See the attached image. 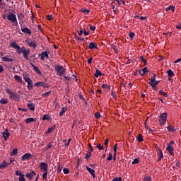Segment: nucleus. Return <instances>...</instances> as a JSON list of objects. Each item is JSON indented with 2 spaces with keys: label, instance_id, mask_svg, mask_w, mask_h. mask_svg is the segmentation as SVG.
Segmentation results:
<instances>
[{
  "label": "nucleus",
  "instance_id": "423d86ee",
  "mask_svg": "<svg viewBox=\"0 0 181 181\" xmlns=\"http://www.w3.org/2000/svg\"><path fill=\"white\" fill-rule=\"evenodd\" d=\"M8 21H10L11 23H18V20H16V16L13 13H9L7 16Z\"/></svg>",
  "mask_w": 181,
  "mask_h": 181
},
{
  "label": "nucleus",
  "instance_id": "9d476101",
  "mask_svg": "<svg viewBox=\"0 0 181 181\" xmlns=\"http://www.w3.org/2000/svg\"><path fill=\"white\" fill-rule=\"evenodd\" d=\"M35 176H36L35 171H31L30 173L25 174V177L29 179V180H33V177H35Z\"/></svg>",
  "mask_w": 181,
  "mask_h": 181
},
{
  "label": "nucleus",
  "instance_id": "f257e3e1",
  "mask_svg": "<svg viewBox=\"0 0 181 181\" xmlns=\"http://www.w3.org/2000/svg\"><path fill=\"white\" fill-rule=\"evenodd\" d=\"M18 53L19 54L23 53L24 59L25 60H29V54H30V49H26V47H22Z\"/></svg>",
  "mask_w": 181,
  "mask_h": 181
},
{
  "label": "nucleus",
  "instance_id": "4c0bfd02",
  "mask_svg": "<svg viewBox=\"0 0 181 181\" xmlns=\"http://www.w3.org/2000/svg\"><path fill=\"white\" fill-rule=\"evenodd\" d=\"M53 131H54V127H52L49 128L47 131V134H52V132H53Z\"/></svg>",
  "mask_w": 181,
  "mask_h": 181
},
{
  "label": "nucleus",
  "instance_id": "c9c22d12",
  "mask_svg": "<svg viewBox=\"0 0 181 181\" xmlns=\"http://www.w3.org/2000/svg\"><path fill=\"white\" fill-rule=\"evenodd\" d=\"M43 172L44 173L42 175V178L44 179V180H47V170Z\"/></svg>",
  "mask_w": 181,
  "mask_h": 181
},
{
  "label": "nucleus",
  "instance_id": "bf43d9fd",
  "mask_svg": "<svg viewBox=\"0 0 181 181\" xmlns=\"http://www.w3.org/2000/svg\"><path fill=\"white\" fill-rule=\"evenodd\" d=\"M71 141V139H69L68 141L65 144L66 146H69L70 145V142Z\"/></svg>",
  "mask_w": 181,
  "mask_h": 181
},
{
  "label": "nucleus",
  "instance_id": "39448f33",
  "mask_svg": "<svg viewBox=\"0 0 181 181\" xmlns=\"http://www.w3.org/2000/svg\"><path fill=\"white\" fill-rule=\"evenodd\" d=\"M26 43L29 47H33V49H36L37 47V44H36V41L30 39L26 40Z\"/></svg>",
  "mask_w": 181,
  "mask_h": 181
},
{
  "label": "nucleus",
  "instance_id": "473e14b6",
  "mask_svg": "<svg viewBox=\"0 0 181 181\" xmlns=\"http://www.w3.org/2000/svg\"><path fill=\"white\" fill-rule=\"evenodd\" d=\"M0 103L1 104H8V99L1 98L0 100Z\"/></svg>",
  "mask_w": 181,
  "mask_h": 181
},
{
  "label": "nucleus",
  "instance_id": "58836bf2",
  "mask_svg": "<svg viewBox=\"0 0 181 181\" xmlns=\"http://www.w3.org/2000/svg\"><path fill=\"white\" fill-rule=\"evenodd\" d=\"M159 93H160V94H161V95H163V97H168V93H165V91L160 90Z\"/></svg>",
  "mask_w": 181,
  "mask_h": 181
},
{
  "label": "nucleus",
  "instance_id": "b1692460",
  "mask_svg": "<svg viewBox=\"0 0 181 181\" xmlns=\"http://www.w3.org/2000/svg\"><path fill=\"white\" fill-rule=\"evenodd\" d=\"M30 122H36V119L30 117L25 119L26 124H30Z\"/></svg>",
  "mask_w": 181,
  "mask_h": 181
},
{
  "label": "nucleus",
  "instance_id": "5701e85b",
  "mask_svg": "<svg viewBox=\"0 0 181 181\" xmlns=\"http://www.w3.org/2000/svg\"><path fill=\"white\" fill-rule=\"evenodd\" d=\"M88 49H97V44H95L93 42H91L88 45Z\"/></svg>",
  "mask_w": 181,
  "mask_h": 181
},
{
  "label": "nucleus",
  "instance_id": "a878e982",
  "mask_svg": "<svg viewBox=\"0 0 181 181\" xmlns=\"http://www.w3.org/2000/svg\"><path fill=\"white\" fill-rule=\"evenodd\" d=\"M32 67H33L35 71L37 73V74H42V73L40 72V70L39 69V68L36 66H35L33 64H31Z\"/></svg>",
  "mask_w": 181,
  "mask_h": 181
},
{
  "label": "nucleus",
  "instance_id": "4be33fe9",
  "mask_svg": "<svg viewBox=\"0 0 181 181\" xmlns=\"http://www.w3.org/2000/svg\"><path fill=\"white\" fill-rule=\"evenodd\" d=\"M167 151L169 152L170 155H173V147L170 144L167 146Z\"/></svg>",
  "mask_w": 181,
  "mask_h": 181
},
{
  "label": "nucleus",
  "instance_id": "49530a36",
  "mask_svg": "<svg viewBox=\"0 0 181 181\" xmlns=\"http://www.w3.org/2000/svg\"><path fill=\"white\" fill-rule=\"evenodd\" d=\"M97 148H98L99 151H103V149H104V148H103V146H101V144H98L97 145Z\"/></svg>",
  "mask_w": 181,
  "mask_h": 181
},
{
  "label": "nucleus",
  "instance_id": "338daca9",
  "mask_svg": "<svg viewBox=\"0 0 181 181\" xmlns=\"http://www.w3.org/2000/svg\"><path fill=\"white\" fill-rule=\"evenodd\" d=\"M24 16H23V14L21 13L19 16H18V19H23Z\"/></svg>",
  "mask_w": 181,
  "mask_h": 181
},
{
  "label": "nucleus",
  "instance_id": "0e129e2a",
  "mask_svg": "<svg viewBox=\"0 0 181 181\" xmlns=\"http://www.w3.org/2000/svg\"><path fill=\"white\" fill-rule=\"evenodd\" d=\"M46 119H48L47 115H45L42 117V121H46Z\"/></svg>",
  "mask_w": 181,
  "mask_h": 181
},
{
  "label": "nucleus",
  "instance_id": "393cba45",
  "mask_svg": "<svg viewBox=\"0 0 181 181\" xmlns=\"http://www.w3.org/2000/svg\"><path fill=\"white\" fill-rule=\"evenodd\" d=\"M67 111V107H63L62 110L60 111L59 116V117H63L64 115V113Z\"/></svg>",
  "mask_w": 181,
  "mask_h": 181
},
{
  "label": "nucleus",
  "instance_id": "3c124183",
  "mask_svg": "<svg viewBox=\"0 0 181 181\" xmlns=\"http://www.w3.org/2000/svg\"><path fill=\"white\" fill-rule=\"evenodd\" d=\"M134 36H135V33H129V37H130L131 40H132V39H134Z\"/></svg>",
  "mask_w": 181,
  "mask_h": 181
},
{
  "label": "nucleus",
  "instance_id": "a211bd4d",
  "mask_svg": "<svg viewBox=\"0 0 181 181\" xmlns=\"http://www.w3.org/2000/svg\"><path fill=\"white\" fill-rule=\"evenodd\" d=\"M9 165H11V163H7L6 161H3L0 164V169H5V168H6L7 166H9Z\"/></svg>",
  "mask_w": 181,
  "mask_h": 181
},
{
  "label": "nucleus",
  "instance_id": "de8ad7c7",
  "mask_svg": "<svg viewBox=\"0 0 181 181\" xmlns=\"http://www.w3.org/2000/svg\"><path fill=\"white\" fill-rule=\"evenodd\" d=\"M112 49L115 52V53H118V49H117V47L112 46Z\"/></svg>",
  "mask_w": 181,
  "mask_h": 181
},
{
  "label": "nucleus",
  "instance_id": "ea45409f",
  "mask_svg": "<svg viewBox=\"0 0 181 181\" xmlns=\"http://www.w3.org/2000/svg\"><path fill=\"white\" fill-rule=\"evenodd\" d=\"M137 163H139V158H135L132 163V165H136Z\"/></svg>",
  "mask_w": 181,
  "mask_h": 181
},
{
  "label": "nucleus",
  "instance_id": "f3484780",
  "mask_svg": "<svg viewBox=\"0 0 181 181\" xmlns=\"http://www.w3.org/2000/svg\"><path fill=\"white\" fill-rule=\"evenodd\" d=\"M23 78L25 80V81L26 83H28V84H32V81L30 80V78H29V76L26 74L23 75Z\"/></svg>",
  "mask_w": 181,
  "mask_h": 181
},
{
  "label": "nucleus",
  "instance_id": "20e7f679",
  "mask_svg": "<svg viewBox=\"0 0 181 181\" xmlns=\"http://www.w3.org/2000/svg\"><path fill=\"white\" fill-rule=\"evenodd\" d=\"M167 119H168L167 113L160 114L158 119L160 125H165V124H166Z\"/></svg>",
  "mask_w": 181,
  "mask_h": 181
},
{
  "label": "nucleus",
  "instance_id": "a19ab883",
  "mask_svg": "<svg viewBox=\"0 0 181 181\" xmlns=\"http://www.w3.org/2000/svg\"><path fill=\"white\" fill-rule=\"evenodd\" d=\"M167 129H168V131H169L170 132H173L174 131H175V128L170 126H168Z\"/></svg>",
  "mask_w": 181,
  "mask_h": 181
},
{
  "label": "nucleus",
  "instance_id": "79ce46f5",
  "mask_svg": "<svg viewBox=\"0 0 181 181\" xmlns=\"http://www.w3.org/2000/svg\"><path fill=\"white\" fill-rule=\"evenodd\" d=\"M52 146V143H49L47 145V147L44 148V151H49V149H50Z\"/></svg>",
  "mask_w": 181,
  "mask_h": 181
},
{
  "label": "nucleus",
  "instance_id": "8fccbe9b",
  "mask_svg": "<svg viewBox=\"0 0 181 181\" xmlns=\"http://www.w3.org/2000/svg\"><path fill=\"white\" fill-rule=\"evenodd\" d=\"M63 172L65 175H68V173H69V168H64Z\"/></svg>",
  "mask_w": 181,
  "mask_h": 181
},
{
  "label": "nucleus",
  "instance_id": "412c9836",
  "mask_svg": "<svg viewBox=\"0 0 181 181\" xmlns=\"http://www.w3.org/2000/svg\"><path fill=\"white\" fill-rule=\"evenodd\" d=\"M27 107H28L30 111H35V104L30 102L27 104Z\"/></svg>",
  "mask_w": 181,
  "mask_h": 181
},
{
  "label": "nucleus",
  "instance_id": "a18cd8bd",
  "mask_svg": "<svg viewBox=\"0 0 181 181\" xmlns=\"http://www.w3.org/2000/svg\"><path fill=\"white\" fill-rule=\"evenodd\" d=\"M112 181H122V177H115Z\"/></svg>",
  "mask_w": 181,
  "mask_h": 181
},
{
  "label": "nucleus",
  "instance_id": "72a5a7b5",
  "mask_svg": "<svg viewBox=\"0 0 181 181\" xmlns=\"http://www.w3.org/2000/svg\"><path fill=\"white\" fill-rule=\"evenodd\" d=\"M166 11H172V12H175V6H169L167 8Z\"/></svg>",
  "mask_w": 181,
  "mask_h": 181
},
{
  "label": "nucleus",
  "instance_id": "7c9ffc66",
  "mask_svg": "<svg viewBox=\"0 0 181 181\" xmlns=\"http://www.w3.org/2000/svg\"><path fill=\"white\" fill-rule=\"evenodd\" d=\"M117 146H118V144H115L114 149H113L115 159V158H117Z\"/></svg>",
  "mask_w": 181,
  "mask_h": 181
},
{
  "label": "nucleus",
  "instance_id": "f704fd0d",
  "mask_svg": "<svg viewBox=\"0 0 181 181\" xmlns=\"http://www.w3.org/2000/svg\"><path fill=\"white\" fill-rule=\"evenodd\" d=\"M41 87H43V88H49V85L45 82H41Z\"/></svg>",
  "mask_w": 181,
  "mask_h": 181
},
{
  "label": "nucleus",
  "instance_id": "9b49d317",
  "mask_svg": "<svg viewBox=\"0 0 181 181\" xmlns=\"http://www.w3.org/2000/svg\"><path fill=\"white\" fill-rule=\"evenodd\" d=\"M2 62H8V63L11 62H13V58L11 55H6V57H1Z\"/></svg>",
  "mask_w": 181,
  "mask_h": 181
},
{
  "label": "nucleus",
  "instance_id": "09e8293b",
  "mask_svg": "<svg viewBox=\"0 0 181 181\" xmlns=\"http://www.w3.org/2000/svg\"><path fill=\"white\" fill-rule=\"evenodd\" d=\"M95 118H101V115H100V112H98L95 114Z\"/></svg>",
  "mask_w": 181,
  "mask_h": 181
},
{
  "label": "nucleus",
  "instance_id": "69168bd1",
  "mask_svg": "<svg viewBox=\"0 0 181 181\" xmlns=\"http://www.w3.org/2000/svg\"><path fill=\"white\" fill-rule=\"evenodd\" d=\"M78 35H79V36H81V35H83V29L78 31Z\"/></svg>",
  "mask_w": 181,
  "mask_h": 181
},
{
  "label": "nucleus",
  "instance_id": "13d9d810",
  "mask_svg": "<svg viewBox=\"0 0 181 181\" xmlns=\"http://www.w3.org/2000/svg\"><path fill=\"white\" fill-rule=\"evenodd\" d=\"M90 30H92V32H94V30H95V26L90 25Z\"/></svg>",
  "mask_w": 181,
  "mask_h": 181
},
{
  "label": "nucleus",
  "instance_id": "052dcab7",
  "mask_svg": "<svg viewBox=\"0 0 181 181\" xmlns=\"http://www.w3.org/2000/svg\"><path fill=\"white\" fill-rule=\"evenodd\" d=\"M139 72L140 76H145V74L143 70H139Z\"/></svg>",
  "mask_w": 181,
  "mask_h": 181
},
{
  "label": "nucleus",
  "instance_id": "ddd939ff",
  "mask_svg": "<svg viewBox=\"0 0 181 181\" xmlns=\"http://www.w3.org/2000/svg\"><path fill=\"white\" fill-rule=\"evenodd\" d=\"M39 56H40V60L42 62L45 60V57H46V59H49V53H47V52H43L40 54Z\"/></svg>",
  "mask_w": 181,
  "mask_h": 181
},
{
  "label": "nucleus",
  "instance_id": "6ab92c4d",
  "mask_svg": "<svg viewBox=\"0 0 181 181\" xmlns=\"http://www.w3.org/2000/svg\"><path fill=\"white\" fill-rule=\"evenodd\" d=\"M14 79L16 80V81H17V83H20V84H22L23 83V81H22V77L18 75L14 76Z\"/></svg>",
  "mask_w": 181,
  "mask_h": 181
},
{
  "label": "nucleus",
  "instance_id": "2f4dec72",
  "mask_svg": "<svg viewBox=\"0 0 181 181\" xmlns=\"http://www.w3.org/2000/svg\"><path fill=\"white\" fill-rule=\"evenodd\" d=\"M137 141L139 142H142L144 141V137L142 136V134H139L137 136Z\"/></svg>",
  "mask_w": 181,
  "mask_h": 181
},
{
  "label": "nucleus",
  "instance_id": "4468645a",
  "mask_svg": "<svg viewBox=\"0 0 181 181\" xmlns=\"http://www.w3.org/2000/svg\"><path fill=\"white\" fill-rule=\"evenodd\" d=\"M33 156L29 153H26L25 154L23 155L21 157L22 160H28L29 159H30V158H32Z\"/></svg>",
  "mask_w": 181,
  "mask_h": 181
},
{
  "label": "nucleus",
  "instance_id": "864d4df0",
  "mask_svg": "<svg viewBox=\"0 0 181 181\" xmlns=\"http://www.w3.org/2000/svg\"><path fill=\"white\" fill-rule=\"evenodd\" d=\"M63 77L66 80V81H71V78L70 77L66 76H64Z\"/></svg>",
  "mask_w": 181,
  "mask_h": 181
},
{
  "label": "nucleus",
  "instance_id": "6e6d98bb",
  "mask_svg": "<svg viewBox=\"0 0 181 181\" xmlns=\"http://www.w3.org/2000/svg\"><path fill=\"white\" fill-rule=\"evenodd\" d=\"M47 21H52V19H53V16H52V15L47 16Z\"/></svg>",
  "mask_w": 181,
  "mask_h": 181
},
{
  "label": "nucleus",
  "instance_id": "774afa93",
  "mask_svg": "<svg viewBox=\"0 0 181 181\" xmlns=\"http://www.w3.org/2000/svg\"><path fill=\"white\" fill-rule=\"evenodd\" d=\"M181 62V58H179L178 59H177V60H175V62H174V63H179V62Z\"/></svg>",
  "mask_w": 181,
  "mask_h": 181
},
{
  "label": "nucleus",
  "instance_id": "cd10ccee",
  "mask_svg": "<svg viewBox=\"0 0 181 181\" xmlns=\"http://www.w3.org/2000/svg\"><path fill=\"white\" fill-rule=\"evenodd\" d=\"M94 76L96 77V78H98V77H101V76H103V73H101V71H100L98 69L96 70V72L95 73Z\"/></svg>",
  "mask_w": 181,
  "mask_h": 181
},
{
  "label": "nucleus",
  "instance_id": "5fc2aeb1",
  "mask_svg": "<svg viewBox=\"0 0 181 181\" xmlns=\"http://www.w3.org/2000/svg\"><path fill=\"white\" fill-rule=\"evenodd\" d=\"M143 72H144V74H146V73H148V67H145V68H144L143 69Z\"/></svg>",
  "mask_w": 181,
  "mask_h": 181
},
{
  "label": "nucleus",
  "instance_id": "1a4fd4ad",
  "mask_svg": "<svg viewBox=\"0 0 181 181\" xmlns=\"http://www.w3.org/2000/svg\"><path fill=\"white\" fill-rule=\"evenodd\" d=\"M11 47H13V49H16L17 52L19 53V51L22 49L21 47L16 43V42H13L10 44Z\"/></svg>",
  "mask_w": 181,
  "mask_h": 181
},
{
  "label": "nucleus",
  "instance_id": "aec40b11",
  "mask_svg": "<svg viewBox=\"0 0 181 181\" xmlns=\"http://www.w3.org/2000/svg\"><path fill=\"white\" fill-rule=\"evenodd\" d=\"M21 31L23 33H26L27 35H32V31L30 30H29V28H22Z\"/></svg>",
  "mask_w": 181,
  "mask_h": 181
},
{
  "label": "nucleus",
  "instance_id": "37998d69",
  "mask_svg": "<svg viewBox=\"0 0 181 181\" xmlns=\"http://www.w3.org/2000/svg\"><path fill=\"white\" fill-rule=\"evenodd\" d=\"M16 176H23L24 175L23 174H22V173L21 172V170H16Z\"/></svg>",
  "mask_w": 181,
  "mask_h": 181
},
{
  "label": "nucleus",
  "instance_id": "6e6552de",
  "mask_svg": "<svg viewBox=\"0 0 181 181\" xmlns=\"http://www.w3.org/2000/svg\"><path fill=\"white\" fill-rule=\"evenodd\" d=\"M47 168H48L47 163H46L45 162L40 163V169L41 172L47 171Z\"/></svg>",
  "mask_w": 181,
  "mask_h": 181
},
{
  "label": "nucleus",
  "instance_id": "c85d7f7f",
  "mask_svg": "<svg viewBox=\"0 0 181 181\" xmlns=\"http://www.w3.org/2000/svg\"><path fill=\"white\" fill-rule=\"evenodd\" d=\"M51 93H52V91L46 92L42 95V97H44L45 98H47Z\"/></svg>",
  "mask_w": 181,
  "mask_h": 181
},
{
  "label": "nucleus",
  "instance_id": "0eeeda50",
  "mask_svg": "<svg viewBox=\"0 0 181 181\" xmlns=\"http://www.w3.org/2000/svg\"><path fill=\"white\" fill-rule=\"evenodd\" d=\"M6 92L7 93V94H8V95H10V98H11V100H15V98H18L16 94H15V93H13V91L11 90L9 88H6Z\"/></svg>",
  "mask_w": 181,
  "mask_h": 181
},
{
  "label": "nucleus",
  "instance_id": "bb28decb",
  "mask_svg": "<svg viewBox=\"0 0 181 181\" xmlns=\"http://www.w3.org/2000/svg\"><path fill=\"white\" fill-rule=\"evenodd\" d=\"M167 74L168 77H170V78H172V77L175 76V73H173V71H172L171 69L167 71Z\"/></svg>",
  "mask_w": 181,
  "mask_h": 181
},
{
  "label": "nucleus",
  "instance_id": "c03bdc74",
  "mask_svg": "<svg viewBox=\"0 0 181 181\" xmlns=\"http://www.w3.org/2000/svg\"><path fill=\"white\" fill-rule=\"evenodd\" d=\"M18 181H26V180L25 179V175L20 176L18 177Z\"/></svg>",
  "mask_w": 181,
  "mask_h": 181
},
{
  "label": "nucleus",
  "instance_id": "2eb2a0df",
  "mask_svg": "<svg viewBox=\"0 0 181 181\" xmlns=\"http://www.w3.org/2000/svg\"><path fill=\"white\" fill-rule=\"evenodd\" d=\"M158 152V162H160V160H162V159H163V152H162V149L158 148L157 150Z\"/></svg>",
  "mask_w": 181,
  "mask_h": 181
},
{
  "label": "nucleus",
  "instance_id": "7ed1b4c3",
  "mask_svg": "<svg viewBox=\"0 0 181 181\" xmlns=\"http://www.w3.org/2000/svg\"><path fill=\"white\" fill-rule=\"evenodd\" d=\"M149 84L153 90H155L156 86L159 84V81H156V74H153V76L151 78Z\"/></svg>",
  "mask_w": 181,
  "mask_h": 181
},
{
  "label": "nucleus",
  "instance_id": "680f3d73",
  "mask_svg": "<svg viewBox=\"0 0 181 181\" xmlns=\"http://www.w3.org/2000/svg\"><path fill=\"white\" fill-rule=\"evenodd\" d=\"M93 62V57H90L89 59H88V64H91Z\"/></svg>",
  "mask_w": 181,
  "mask_h": 181
},
{
  "label": "nucleus",
  "instance_id": "603ef678",
  "mask_svg": "<svg viewBox=\"0 0 181 181\" xmlns=\"http://www.w3.org/2000/svg\"><path fill=\"white\" fill-rule=\"evenodd\" d=\"M107 160H112V154H111V153H109Z\"/></svg>",
  "mask_w": 181,
  "mask_h": 181
},
{
  "label": "nucleus",
  "instance_id": "dca6fc26",
  "mask_svg": "<svg viewBox=\"0 0 181 181\" xmlns=\"http://www.w3.org/2000/svg\"><path fill=\"white\" fill-rule=\"evenodd\" d=\"M88 172H89V173L91 175V176H93V177H95V170H94V169H92L91 168L88 167V166H86Z\"/></svg>",
  "mask_w": 181,
  "mask_h": 181
},
{
  "label": "nucleus",
  "instance_id": "4d7b16f0",
  "mask_svg": "<svg viewBox=\"0 0 181 181\" xmlns=\"http://www.w3.org/2000/svg\"><path fill=\"white\" fill-rule=\"evenodd\" d=\"M151 177H145L144 179V181H151Z\"/></svg>",
  "mask_w": 181,
  "mask_h": 181
},
{
  "label": "nucleus",
  "instance_id": "e2e57ef3",
  "mask_svg": "<svg viewBox=\"0 0 181 181\" xmlns=\"http://www.w3.org/2000/svg\"><path fill=\"white\" fill-rule=\"evenodd\" d=\"M105 146H106V148H108V139H107L105 141Z\"/></svg>",
  "mask_w": 181,
  "mask_h": 181
},
{
  "label": "nucleus",
  "instance_id": "f8f14e48",
  "mask_svg": "<svg viewBox=\"0 0 181 181\" xmlns=\"http://www.w3.org/2000/svg\"><path fill=\"white\" fill-rule=\"evenodd\" d=\"M2 135L3 138H4V141H6L8 136H11V133H9V130H8V129H6L5 131L3 132Z\"/></svg>",
  "mask_w": 181,
  "mask_h": 181
},
{
  "label": "nucleus",
  "instance_id": "e433bc0d",
  "mask_svg": "<svg viewBox=\"0 0 181 181\" xmlns=\"http://www.w3.org/2000/svg\"><path fill=\"white\" fill-rule=\"evenodd\" d=\"M91 151H88L86 156H85V159H90L91 158Z\"/></svg>",
  "mask_w": 181,
  "mask_h": 181
},
{
  "label": "nucleus",
  "instance_id": "f03ea898",
  "mask_svg": "<svg viewBox=\"0 0 181 181\" xmlns=\"http://www.w3.org/2000/svg\"><path fill=\"white\" fill-rule=\"evenodd\" d=\"M55 71H57V76H63L64 74H66V69L61 65L55 66Z\"/></svg>",
  "mask_w": 181,
  "mask_h": 181
},
{
  "label": "nucleus",
  "instance_id": "c756f323",
  "mask_svg": "<svg viewBox=\"0 0 181 181\" xmlns=\"http://www.w3.org/2000/svg\"><path fill=\"white\" fill-rule=\"evenodd\" d=\"M18 154V148H14L11 153V156H15L16 155Z\"/></svg>",
  "mask_w": 181,
  "mask_h": 181
}]
</instances>
